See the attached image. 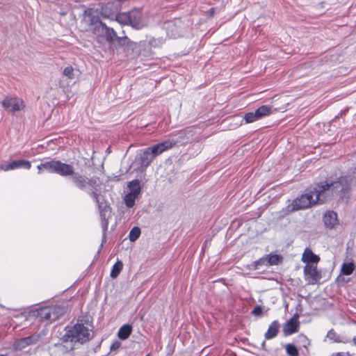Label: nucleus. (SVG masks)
Instances as JSON below:
<instances>
[{
    "label": "nucleus",
    "instance_id": "nucleus-4",
    "mask_svg": "<svg viewBox=\"0 0 356 356\" xmlns=\"http://www.w3.org/2000/svg\"><path fill=\"white\" fill-rule=\"evenodd\" d=\"M38 170L39 174L46 170L50 173H56L63 177L70 176L74 174V167L72 165L62 163L58 160L42 163L38 165Z\"/></svg>",
    "mask_w": 356,
    "mask_h": 356
},
{
    "label": "nucleus",
    "instance_id": "nucleus-10",
    "mask_svg": "<svg viewBox=\"0 0 356 356\" xmlns=\"http://www.w3.org/2000/svg\"><path fill=\"white\" fill-rule=\"evenodd\" d=\"M2 105L8 112L19 111L24 107L21 99L10 97H6L2 102Z\"/></svg>",
    "mask_w": 356,
    "mask_h": 356
},
{
    "label": "nucleus",
    "instance_id": "nucleus-14",
    "mask_svg": "<svg viewBox=\"0 0 356 356\" xmlns=\"http://www.w3.org/2000/svg\"><path fill=\"white\" fill-rule=\"evenodd\" d=\"M301 260L306 265L312 264L317 265L320 261V257L315 254L310 248H307L302 253Z\"/></svg>",
    "mask_w": 356,
    "mask_h": 356
},
{
    "label": "nucleus",
    "instance_id": "nucleus-31",
    "mask_svg": "<svg viewBox=\"0 0 356 356\" xmlns=\"http://www.w3.org/2000/svg\"><path fill=\"white\" fill-rule=\"evenodd\" d=\"M262 312V309L261 307L259 306H257L256 307L254 308V309L252 310V314L256 315V316H259L261 314Z\"/></svg>",
    "mask_w": 356,
    "mask_h": 356
},
{
    "label": "nucleus",
    "instance_id": "nucleus-16",
    "mask_svg": "<svg viewBox=\"0 0 356 356\" xmlns=\"http://www.w3.org/2000/svg\"><path fill=\"white\" fill-rule=\"evenodd\" d=\"M280 324L278 321H274L269 325L267 332L265 334V338L266 339H270L275 337L279 332Z\"/></svg>",
    "mask_w": 356,
    "mask_h": 356
},
{
    "label": "nucleus",
    "instance_id": "nucleus-1",
    "mask_svg": "<svg viewBox=\"0 0 356 356\" xmlns=\"http://www.w3.org/2000/svg\"><path fill=\"white\" fill-rule=\"evenodd\" d=\"M343 190V186L341 181H321L315 186L314 191L305 193L294 200L293 203L287 207V213L308 209L317 203H323L327 199Z\"/></svg>",
    "mask_w": 356,
    "mask_h": 356
},
{
    "label": "nucleus",
    "instance_id": "nucleus-28",
    "mask_svg": "<svg viewBox=\"0 0 356 356\" xmlns=\"http://www.w3.org/2000/svg\"><path fill=\"white\" fill-rule=\"evenodd\" d=\"M244 120H245L246 123H252V122L257 121L259 119L258 118L257 113L254 111V113L251 112V113H246L244 116Z\"/></svg>",
    "mask_w": 356,
    "mask_h": 356
},
{
    "label": "nucleus",
    "instance_id": "nucleus-11",
    "mask_svg": "<svg viewBox=\"0 0 356 356\" xmlns=\"http://www.w3.org/2000/svg\"><path fill=\"white\" fill-rule=\"evenodd\" d=\"M97 30L109 43H112L115 39L118 40H121L120 38L117 36L115 31L113 29L108 27L102 22H100L99 25L97 27Z\"/></svg>",
    "mask_w": 356,
    "mask_h": 356
},
{
    "label": "nucleus",
    "instance_id": "nucleus-8",
    "mask_svg": "<svg viewBox=\"0 0 356 356\" xmlns=\"http://www.w3.org/2000/svg\"><path fill=\"white\" fill-rule=\"evenodd\" d=\"M304 278L309 284H315L321 278V272L317 270V265L314 264L305 265L303 269Z\"/></svg>",
    "mask_w": 356,
    "mask_h": 356
},
{
    "label": "nucleus",
    "instance_id": "nucleus-13",
    "mask_svg": "<svg viewBox=\"0 0 356 356\" xmlns=\"http://www.w3.org/2000/svg\"><path fill=\"white\" fill-rule=\"evenodd\" d=\"M39 340L38 335H31L27 337L22 338L17 340L14 344L13 348L16 350H21L28 346L35 344Z\"/></svg>",
    "mask_w": 356,
    "mask_h": 356
},
{
    "label": "nucleus",
    "instance_id": "nucleus-3",
    "mask_svg": "<svg viewBox=\"0 0 356 356\" xmlns=\"http://www.w3.org/2000/svg\"><path fill=\"white\" fill-rule=\"evenodd\" d=\"M175 142L167 140L146 148L143 151L140 158V163L141 166L147 167L156 156L161 154L165 150L172 148L175 145Z\"/></svg>",
    "mask_w": 356,
    "mask_h": 356
},
{
    "label": "nucleus",
    "instance_id": "nucleus-2",
    "mask_svg": "<svg viewBox=\"0 0 356 356\" xmlns=\"http://www.w3.org/2000/svg\"><path fill=\"white\" fill-rule=\"evenodd\" d=\"M72 181L74 184L81 190H85L88 186L90 187V195L97 203L101 218L104 221L105 227L107 226L106 220L107 215L110 213V207L106 202L102 200L98 192L100 191L99 185L97 183V179L95 177L88 178L78 174H73L72 175Z\"/></svg>",
    "mask_w": 356,
    "mask_h": 356
},
{
    "label": "nucleus",
    "instance_id": "nucleus-12",
    "mask_svg": "<svg viewBox=\"0 0 356 356\" xmlns=\"http://www.w3.org/2000/svg\"><path fill=\"white\" fill-rule=\"evenodd\" d=\"M299 316L298 314L293 315L283 326V332L284 335H291L297 332L299 329L300 322L298 321Z\"/></svg>",
    "mask_w": 356,
    "mask_h": 356
},
{
    "label": "nucleus",
    "instance_id": "nucleus-22",
    "mask_svg": "<svg viewBox=\"0 0 356 356\" xmlns=\"http://www.w3.org/2000/svg\"><path fill=\"white\" fill-rule=\"evenodd\" d=\"M259 119L269 115L271 112V107L268 106H261L255 111Z\"/></svg>",
    "mask_w": 356,
    "mask_h": 356
},
{
    "label": "nucleus",
    "instance_id": "nucleus-32",
    "mask_svg": "<svg viewBox=\"0 0 356 356\" xmlns=\"http://www.w3.org/2000/svg\"><path fill=\"white\" fill-rule=\"evenodd\" d=\"M120 345H121V343L118 341H116L113 342L111 344V350H117V349H118L120 348Z\"/></svg>",
    "mask_w": 356,
    "mask_h": 356
},
{
    "label": "nucleus",
    "instance_id": "nucleus-29",
    "mask_svg": "<svg viewBox=\"0 0 356 356\" xmlns=\"http://www.w3.org/2000/svg\"><path fill=\"white\" fill-rule=\"evenodd\" d=\"M298 341L299 343H302V346L305 348H307L310 344V341H309V339L307 338L306 336L303 334L298 335Z\"/></svg>",
    "mask_w": 356,
    "mask_h": 356
},
{
    "label": "nucleus",
    "instance_id": "nucleus-18",
    "mask_svg": "<svg viewBox=\"0 0 356 356\" xmlns=\"http://www.w3.org/2000/svg\"><path fill=\"white\" fill-rule=\"evenodd\" d=\"M267 262L269 266L279 265L282 262L283 257L277 254H266Z\"/></svg>",
    "mask_w": 356,
    "mask_h": 356
},
{
    "label": "nucleus",
    "instance_id": "nucleus-33",
    "mask_svg": "<svg viewBox=\"0 0 356 356\" xmlns=\"http://www.w3.org/2000/svg\"><path fill=\"white\" fill-rule=\"evenodd\" d=\"M335 335V332L331 330L327 332V337L330 339H333L334 336Z\"/></svg>",
    "mask_w": 356,
    "mask_h": 356
},
{
    "label": "nucleus",
    "instance_id": "nucleus-25",
    "mask_svg": "<svg viewBox=\"0 0 356 356\" xmlns=\"http://www.w3.org/2000/svg\"><path fill=\"white\" fill-rule=\"evenodd\" d=\"M140 229L138 227H134L129 234V240L132 242L136 241L140 235Z\"/></svg>",
    "mask_w": 356,
    "mask_h": 356
},
{
    "label": "nucleus",
    "instance_id": "nucleus-20",
    "mask_svg": "<svg viewBox=\"0 0 356 356\" xmlns=\"http://www.w3.org/2000/svg\"><path fill=\"white\" fill-rule=\"evenodd\" d=\"M123 268V264L121 261L118 260L116 263L113 266L110 276L112 278H116L120 272L122 271Z\"/></svg>",
    "mask_w": 356,
    "mask_h": 356
},
{
    "label": "nucleus",
    "instance_id": "nucleus-21",
    "mask_svg": "<svg viewBox=\"0 0 356 356\" xmlns=\"http://www.w3.org/2000/svg\"><path fill=\"white\" fill-rule=\"evenodd\" d=\"M355 268L353 262L343 263L341 266V273L344 275H350L353 273Z\"/></svg>",
    "mask_w": 356,
    "mask_h": 356
},
{
    "label": "nucleus",
    "instance_id": "nucleus-15",
    "mask_svg": "<svg viewBox=\"0 0 356 356\" xmlns=\"http://www.w3.org/2000/svg\"><path fill=\"white\" fill-rule=\"evenodd\" d=\"M323 222L327 228L332 229L338 222L337 213L332 211L325 212L323 216Z\"/></svg>",
    "mask_w": 356,
    "mask_h": 356
},
{
    "label": "nucleus",
    "instance_id": "nucleus-7",
    "mask_svg": "<svg viewBox=\"0 0 356 356\" xmlns=\"http://www.w3.org/2000/svg\"><path fill=\"white\" fill-rule=\"evenodd\" d=\"M128 186L129 188L130 192L125 195L124 200L126 206L129 208H131L135 204V200L140 193L141 189L140 186V182L137 179L130 181Z\"/></svg>",
    "mask_w": 356,
    "mask_h": 356
},
{
    "label": "nucleus",
    "instance_id": "nucleus-34",
    "mask_svg": "<svg viewBox=\"0 0 356 356\" xmlns=\"http://www.w3.org/2000/svg\"><path fill=\"white\" fill-rule=\"evenodd\" d=\"M353 341L354 344H355V345H356V337H354V338L353 339Z\"/></svg>",
    "mask_w": 356,
    "mask_h": 356
},
{
    "label": "nucleus",
    "instance_id": "nucleus-35",
    "mask_svg": "<svg viewBox=\"0 0 356 356\" xmlns=\"http://www.w3.org/2000/svg\"><path fill=\"white\" fill-rule=\"evenodd\" d=\"M0 356H6V355H1Z\"/></svg>",
    "mask_w": 356,
    "mask_h": 356
},
{
    "label": "nucleus",
    "instance_id": "nucleus-24",
    "mask_svg": "<svg viewBox=\"0 0 356 356\" xmlns=\"http://www.w3.org/2000/svg\"><path fill=\"white\" fill-rule=\"evenodd\" d=\"M116 20L122 24H129V12L118 14L116 16Z\"/></svg>",
    "mask_w": 356,
    "mask_h": 356
},
{
    "label": "nucleus",
    "instance_id": "nucleus-19",
    "mask_svg": "<svg viewBox=\"0 0 356 356\" xmlns=\"http://www.w3.org/2000/svg\"><path fill=\"white\" fill-rule=\"evenodd\" d=\"M13 170L18 169V168H24V169H30L31 167V163L29 161L26 160H17L11 162Z\"/></svg>",
    "mask_w": 356,
    "mask_h": 356
},
{
    "label": "nucleus",
    "instance_id": "nucleus-9",
    "mask_svg": "<svg viewBox=\"0 0 356 356\" xmlns=\"http://www.w3.org/2000/svg\"><path fill=\"white\" fill-rule=\"evenodd\" d=\"M129 25L136 29H140L147 26V22L143 17L142 12L138 9H134L129 12Z\"/></svg>",
    "mask_w": 356,
    "mask_h": 356
},
{
    "label": "nucleus",
    "instance_id": "nucleus-23",
    "mask_svg": "<svg viewBox=\"0 0 356 356\" xmlns=\"http://www.w3.org/2000/svg\"><path fill=\"white\" fill-rule=\"evenodd\" d=\"M76 72H78V70H75L72 66H67L64 68L63 74L67 79L72 80L76 77Z\"/></svg>",
    "mask_w": 356,
    "mask_h": 356
},
{
    "label": "nucleus",
    "instance_id": "nucleus-6",
    "mask_svg": "<svg viewBox=\"0 0 356 356\" xmlns=\"http://www.w3.org/2000/svg\"><path fill=\"white\" fill-rule=\"evenodd\" d=\"M65 312V307L58 305H52L38 309L37 316L41 321L51 323L58 320Z\"/></svg>",
    "mask_w": 356,
    "mask_h": 356
},
{
    "label": "nucleus",
    "instance_id": "nucleus-5",
    "mask_svg": "<svg viewBox=\"0 0 356 356\" xmlns=\"http://www.w3.org/2000/svg\"><path fill=\"white\" fill-rule=\"evenodd\" d=\"M63 339L66 342L71 341L83 343L90 339V332L83 323H76L67 330Z\"/></svg>",
    "mask_w": 356,
    "mask_h": 356
},
{
    "label": "nucleus",
    "instance_id": "nucleus-26",
    "mask_svg": "<svg viewBox=\"0 0 356 356\" xmlns=\"http://www.w3.org/2000/svg\"><path fill=\"white\" fill-rule=\"evenodd\" d=\"M268 266L266 256L261 257L253 263V269L259 270L261 266Z\"/></svg>",
    "mask_w": 356,
    "mask_h": 356
},
{
    "label": "nucleus",
    "instance_id": "nucleus-27",
    "mask_svg": "<svg viewBox=\"0 0 356 356\" xmlns=\"http://www.w3.org/2000/svg\"><path fill=\"white\" fill-rule=\"evenodd\" d=\"M285 349H286V353L289 356H298V355H299L298 350L292 343H287L285 346Z\"/></svg>",
    "mask_w": 356,
    "mask_h": 356
},
{
    "label": "nucleus",
    "instance_id": "nucleus-30",
    "mask_svg": "<svg viewBox=\"0 0 356 356\" xmlns=\"http://www.w3.org/2000/svg\"><path fill=\"white\" fill-rule=\"evenodd\" d=\"M0 170H3V171L12 170H13L12 163L1 164Z\"/></svg>",
    "mask_w": 356,
    "mask_h": 356
},
{
    "label": "nucleus",
    "instance_id": "nucleus-36",
    "mask_svg": "<svg viewBox=\"0 0 356 356\" xmlns=\"http://www.w3.org/2000/svg\"><path fill=\"white\" fill-rule=\"evenodd\" d=\"M146 356H150L149 355H147Z\"/></svg>",
    "mask_w": 356,
    "mask_h": 356
},
{
    "label": "nucleus",
    "instance_id": "nucleus-17",
    "mask_svg": "<svg viewBox=\"0 0 356 356\" xmlns=\"http://www.w3.org/2000/svg\"><path fill=\"white\" fill-rule=\"evenodd\" d=\"M132 327L131 325L126 324L122 325L118 330V337L122 340L127 339L131 334Z\"/></svg>",
    "mask_w": 356,
    "mask_h": 356
}]
</instances>
